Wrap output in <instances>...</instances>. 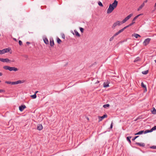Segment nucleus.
Segmentation results:
<instances>
[{"mask_svg":"<svg viewBox=\"0 0 156 156\" xmlns=\"http://www.w3.org/2000/svg\"><path fill=\"white\" fill-rule=\"evenodd\" d=\"M3 69L5 70H8L9 71H18V68L14 67H10L8 66H5L3 67Z\"/></svg>","mask_w":156,"mask_h":156,"instance_id":"f257e3e1","label":"nucleus"},{"mask_svg":"<svg viewBox=\"0 0 156 156\" xmlns=\"http://www.w3.org/2000/svg\"><path fill=\"white\" fill-rule=\"evenodd\" d=\"M0 61L4 62H6L9 63H10L11 62H15L14 60L11 61L10 60H9L8 58H0Z\"/></svg>","mask_w":156,"mask_h":156,"instance_id":"f03ea898","label":"nucleus"},{"mask_svg":"<svg viewBox=\"0 0 156 156\" xmlns=\"http://www.w3.org/2000/svg\"><path fill=\"white\" fill-rule=\"evenodd\" d=\"M10 49L9 48H6L2 50H0V55H2L5 53L9 52Z\"/></svg>","mask_w":156,"mask_h":156,"instance_id":"7ed1b4c3","label":"nucleus"},{"mask_svg":"<svg viewBox=\"0 0 156 156\" xmlns=\"http://www.w3.org/2000/svg\"><path fill=\"white\" fill-rule=\"evenodd\" d=\"M121 24H122L121 22H120L119 21H117L113 23L112 27V28L113 29H114L117 26H120Z\"/></svg>","mask_w":156,"mask_h":156,"instance_id":"20e7f679","label":"nucleus"},{"mask_svg":"<svg viewBox=\"0 0 156 156\" xmlns=\"http://www.w3.org/2000/svg\"><path fill=\"white\" fill-rule=\"evenodd\" d=\"M115 8L112 6L111 5H109L108 8L107 9V13L109 14L111 13Z\"/></svg>","mask_w":156,"mask_h":156,"instance_id":"39448f33","label":"nucleus"},{"mask_svg":"<svg viewBox=\"0 0 156 156\" xmlns=\"http://www.w3.org/2000/svg\"><path fill=\"white\" fill-rule=\"evenodd\" d=\"M150 40V38H148L146 39L143 42V45H144V46L147 45L149 43Z\"/></svg>","mask_w":156,"mask_h":156,"instance_id":"423d86ee","label":"nucleus"},{"mask_svg":"<svg viewBox=\"0 0 156 156\" xmlns=\"http://www.w3.org/2000/svg\"><path fill=\"white\" fill-rule=\"evenodd\" d=\"M118 2L116 0H115L114 2L112 4H110V5H111L112 6L115 8L118 5Z\"/></svg>","mask_w":156,"mask_h":156,"instance_id":"0eeeda50","label":"nucleus"},{"mask_svg":"<svg viewBox=\"0 0 156 156\" xmlns=\"http://www.w3.org/2000/svg\"><path fill=\"white\" fill-rule=\"evenodd\" d=\"M155 129H156V126L152 127L150 130H147L145 131L144 132V133H148L151 132L153 131V130H155Z\"/></svg>","mask_w":156,"mask_h":156,"instance_id":"6e6552de","label":"nucleus"},{"mask_svg":"<svg viewBox=\"0 0 156 156\" xmlns=\"http://www.w3.org/2000/svg\"><path fill=\"white\" fill-rule=\"evenodd\" d=\"M107 116V115H104L102 116H98L99 122L101 121L104 118H106Z\"/></svg>","mask_w":156,"mask_h":156,"instance_id":"1a4fd4ad","label":"nucleus"},{"mask_svg":"<svg viewBox=\"0 0 156 156\" xmlns=\"http://www.w3.org/2000/svg\"><path fill=\"white\" fill-rule=\"evenodd\" d=\"M26 106L25 105H22L20 106L19 107V110L22 112V111L25 108H26Z\"/></svg>","mask_w":156,"mask_h":156,"instance_id":"9d476101","label":"nucleus"},{"mask_svg":"<svg viewBox=\"0 0 156 156\" xmlns=\"http://www.w3.org/2000/svg\"><path fill=\"white\" fill-rule=\"evenodd\" d=\"M109 82L108 81H107L104 82L103 84V86L104 87H109Z\"/></svg>","mask_w":156,"mask_h":156,"instance_id":"9b49d317","label":"nucleus"},{"mask_svg":"<svg viewBox=\"0 0 156 156\" xmlns=\"http://www.w3.org/2000/svg\"><path fill=\"white\" fill-rule=\"evenodd\" d=\"M50 44L51 46H53L54 44V41L52 39H51L50 40Z\"/></svg>","mask_w":156,"mask_h":156,"instance_id":"f8f14e48","label":"nucleus"},{"mask_svg":"<svg viewBox=\"0 0 156 156\" xmlns=\"http://www.w3.org/2000/svg\"><path fill=\"white\" fill-rule=\"evenodd\" d=\"M43 129V126L41 124H39L37 128V129L39 130H41Z\"/></svg>","mask_w":156,"mask_h":156,"instance_id":"ddd939ff","label":"nucleus"},{"mask_svg":"<svg viewBox=\"0 0 156 156\" xmlns=\"http://www.w3.org/2000/svg\"><path fill=\"white\" fill-rule=\"evenodd\" d=\"M132 36L135 37L136 38H138V37H140V35L135 33L133 34L132 35Z\"/></svg>","mask_w":156,"mask_h":156,"instance_id":"4468645a","label":"nucleus"},{"mask_svg":"<svg viewBox=\"0 0 156 156\" xmlns=\"http://www.w3.org/2000/svg\"><path fill=\"white\" fill-rule=\"evenodd\" d=\"M145 4L144 3V2H143L142 4L139 7V8L137 10L138 11H140V10H141L142 8L144 6Z\"/></svg>","mask_w":156,"mask_h":156,"instance_id":"2eb2a0df","label":"nucleus"},{"mask_svg":"<svg viewBox=\"0 0 156 156\" xmlns=\"http://www.w3.org/2000/svg\"><path fill=\"white\" fill-rule=\"evenodd\" d=\"M136 144L141 147H144L145 146V144L142 143H136Z\"/></svg>","mask_w":156,"mask_h":156,"instance_id":"dca6fc26","label":"nucleus"},{"mask_svg":"<svg viewBox=\"0 0 156 156\" xmlns=\"http://www.w3.org/2000/svg\"><path fill=\"white\" fill-rule=\"evenodd\" d=\"M15 82H16V84H19V83H23L24 82L23 80H18V81H15Z\"/></svg>","mask_w":156,"mask_h":156,"instance_id":"f3484780","label":"nucleus"},{"mask_svg":"<svg viewBox=\"0 0 156 156\" xmlns=\"http://www.w3.org/2000/svg\"><path fill=\"white\" fill-rule=\"evenodd\" d=\"M44 41L45 44H48L49 42L48 39L47 38H45L44 39Z\"/></svg>","mask_w":156,"mask_h":156,"instance_id":"a211bd4d","label":"nucleus"},{"mask_svg":"<svg viewBox=\"0 0 156 156\" xmlns=\"http://www.w3.org/2000/svg\"><path fill=\"white\" fill-rule=\"evenodd\" d=\"M142 14H140L139 15H138L137 16H136L133 19V22H134L139 16L141 15H142Z\"/></svg>","mask_w":156,"mask_h":156,"instance_id":"6ab92c4d","label":"nucleus"},{"mask_svg":"<svg viewBox=\"0 0 156 156\" xmlns=\"http://www.w3.org/2000/svg\"><path fill=\"white\" fill-rule=\"evenodd\" d=\"M144 131L143 130H141L140 131L138 132L137 133H136L135 134V135H140L142 134L144 132Z\"/></svg>","mask_w":156,"mask_h":156,"instance_id":"aec40b11","label":"nucleus"},{"mask_svg":"<svg viewBox=\"0 0 156 156\" xmlns=\"http://www.w3.org/2000/svg\"><path fill=\"white\" fill-rule=\"evenodd\" d=\"M152 113L154 114H156V110L154 108H152V109L151 111Z\"/></svg>","mask_w":156,"mask_h":156,"instance_id":"412c9836","label":"nucleus"},{"mask_svg":"<svg viewBox=\"0 0 156 156\" xmlns=\"http://www.w3.org/2000/svg\"><path fill=\"white\" fill-rule=\"evenodd\" d=\"M133 14H130L126 18L128 20L129 19L133 16Z\"/></svg>","mask_w":156,"mask_h":156,"instance_id":"4be33fe9","label":"nucleus"},{"mask_svg":"<svg viewBox=\"0 0 156 156\" xmlns=\"http://www.w3.org/2000/svg\"><path fill=\"white\" fill-rule=\"evenodd\" d=\"M74 32L75 33V34L76 36L79 37H80V34H79L78 32L76 30H75Z\"/></svg>","mask_w":156,"mask_h":156,"instance_id":"5701e85b","label":"nucleus"},{"mask_svg":"<svg viewBox=\"0 0 156 156\" xmlns=\"http://www.w3.org/2000/svg\"><path fill=\"white\" fill-rule=\"evenodd\" d=\"M128 20L127 19H126V17L123 20H122V21L121 22V24H122L123 23H125L126 21H127Z\"/></svg>","mask_w":156,"mask_h":156,"instance_id":"b1692460","label":"nucleus"},{"mask_svg":"<svg viewBox=\"0 0 156 156\" xmlns=\"http://www.w3.org/2000/svg\"><path fill=\"white\" fill-rule=\"evenodd\" d=\"M148 72V70H147L145 71H143L142 72V73L143 74H147Z\"/></svg>","mask_w":156,"mask_h":156,"instance_id":"393cba45","label":"nucleus"},{"mask_svg":"<svg viewBox=\"0 0 156 156\" xmlns=\"http://www.w3.org/2000/svg\"><path fill=\"white\" fill-rule=\"evenodd\" d=\"M30 97L33 99H35L36 98L37 96L36 94H34V95H31Z\"/></svg>","mask_w":156,"mask_h":156,"instance_id":"a878e982","label":"nucleus"},{"mask_svg":"<svg viewBox=\"0 0 156 156\" xmlns=\"http://www.w3.org/2000/svg\"><path fill=\"white\" fill-rule=\"evenodd\" d=\"M140 60V58L139 57H137L134 61V62H136Z\"/></svg>","mask_w":156,"mask_h":156,"instance_id":"bb28decb","label":"nucleus"},{"mask_svg":"<svg viewBox=\"0 0 156 156\" xmlns=\"http://www.w3.org/2000/svg\"><path fill=\"white\" fill-rule=\"evenodd\" d=\"M57 42L58 44H60L62 42L61 40L58 38H57Z\"/></svg>","mask_w":156,"mask_h":156,"instance_id":"cd10ccee","label":"nucleus"},{"mask_svg":"<svg viewBox=\"0 0 156 156\" xmlns=\"http://www.w3.org/2000/svg\"><path fill=\"white\" fill-rule=\"evenodd\" d=\"M131 138V136L127 137V140L129 142V143H131V141L130 140V139Z\"/></svg>","mask_w":156,"mask_h":156,"instance_id":"c85d7f7f","label":"nucleus"},{"mask_svg":"<svg viewBox=\"0 0 156 156\" xmlns=\"http://www.w3.org/2000/svg\"><path fill=\"white\" fill-rule=\"evenodd\" d=\"M110 105L108 104L105 105L103 106V107L104 108H106L107 107H108Z\"/></svg>","mask_w":156,"mask_h":156,"instance_id":"c756f323","label":"nucleus"},{"mask_svg":"<svg viewBox=\"0 0 156 156\" xmlns=\"http://www.w3.org/2000/svg\"><path fill=\"white\" fill-rule=\"evenodd\" d=\"M141 86L144 88H146V85H144V84L143 82L141 83Z\"/></svg>","mask_w":156,"mask_h":156,"instance_id":"7c9ffc66","label":"nucleus"},{"mask_svg":"<svg viewBox=\"0 0 156 156\" xmlns=\"http://www.w3.org/2000/svg\"><path fill=\"white\" fill-rule=\"evenodd\" d=\"M98 4L100 6H101L102 7L103 6V5H102V3L100 2H98Z\"/></svg>","mask_w":156,"mask_h":156,"instance_id":"2f4dec72","label":"nucleus"},{"mask_svg":"<svg viewBox=\"0 0 156 156\" xmlns=\"http://www.w3.org/2000/svg\"><path fill=\"white\" fill-rule=\"evenodd\" d=\"M124 29H123V28L121 29V30H119L118 32H119V34L120 33H121L122 32V31H124Z\"/></svg>","mask_w":156,"mask_h":156,"instance_id":"473e14b6","label":"nucleus"},{"mask_svg":"<svg viewBox=\"0 0 156 156\" xmlns=\"http://www.w3.org/2000/svg\"><path fill=\"white\" fill-rule=\"evenodd\" d=\"M80 30L82 33H83V32L84 29L82 27H80Z\"/></svg>","mask_w":156,"mask_h":156,"instance_id":"72a5a7b5","label":"nucleus"},{"mask_svg":"<svg viewBox=\"0 0 156 156\" xmlns=\"http://www.w3.org/2000/svg\"><path fill=\"white\" fill-rule=\"evenodd\" d=\"M115 37L113 36L111 38H110L109 39L110 41H112L114 38Z\"/></svg>","mask_w":156,"mask_h":156,"instance_id":"f704fd0d","label":"nucleus"},{"mask_svg":"<svg viewBox=\"0 0 156 156\" xmlns=\"http://www.w3.org/2000/svg\"><path fill=\"white\" fill-rule=\"evenodd\" d=\"M119 34V32H116V33H115L114 35H113V36L114 37H115L117 35H118Z\"/></svg>","mask_w":156,"mask_h":156,"instance_id":"c9c22d12","label":"nucleus"},{"mask_svg":"<svg viewBox=\"0 0 156 156\" xmlns=\"http://www.w3.org/2000/svg\"><path fill=\"white\" fill-rule=\"evenodd\" d=\"M5 83L8 84H11V82L8 81H6L5 82Z\"/></svg>","mask_w":156,"mask_h":156,"instance_id":"e433bc0d","label":"nucleus"},{"mask_svg":"<svg viewBox=\"0 0 156 156\" xmlns=\"http://www.w3.org/2000/svg\"><path fill=\"white\" fill-rule=\"evenodd\" d=\"M61 36H62V37L63 38V39H64L65 38V35L63 34H61Z\"/></svg>","mask_w":156,"mask_h":156,"instance_id":"4c0bfd02","label":"nucleus"},{"mask_svg":"<svg viewBox=\"0 0 156 156\" xmlns=\"http://www.w3.org/2000/svg\"><path fill=\"white\" fill-rule=\"evenodd\" d=\"M130 26H129V25H128L125 27H124L123 28V29H124V30L125 29H126V28H127V27H129Z\"/></svg>","mask_w":156,"mask_h":156,"instance_id":"58836bf2","label":"nucleus"},{"mask_svg":"<svg viewBox=\"0 0 156 156\" xmlns=\"http://www.w3.org/2000/svg\"><path fill=\"white\" fill-rule=\"evenodd\" d=\"M19 44H20V45H22V42L21 41H20V40L19 41Z\"/></svg>","mask_w":156,"mask_h":156,"instance_id":"ea45409f","label":"nucleus"},{"mask_svg":"<svg viewBox=\"0 0 156 156\" xmlns=\"http://www.w3.org/2000/svg\"><path fill=\"white\" fill-rule=\"evenodd\" d=\"M11 84L12 85H15L16 82H11Z\"/></svg>","mask_w":156,"mask_h":156,"instance_id":"a19ab883","label":"nucleus"},{"mask_svg":"<svg viewBox=\"0 0 156 156\" xmlns=\"http://www.w3.org/2000/svg\"><path fill=\"white\" fill-rule=\"evenodd\" d=\"M135 23V22H133L132 23L129 24L130 27L134 23Z\"/></svg>","mask_w":156,"mask_h":156,"instance_id":"79ce46f5","label":"nucleus"},{"mask_svg":"<svg viewBox=\"0 0 156 156\" xmlns=\"http://www.w3.org/2000/svg\"><path fill=\"white\" fill-rule=\"evenodd\" d=\"M139 136H136L134 138H133L132 139V140H135L136 139V138H137Z\"/></svg>","mask_w":156,"mask_h":156,"instance_id":"37998d69","label":"nucleus"},{"mask_svg":"<svg viewBox=\"0 0 156 156\" xmlns=\"http://www.w3.org/2000/svg\"><path fill=\"white\" fill-rule=\"evenodd\" d=\"M113 125H112V123L110 126V128L112 129V128Z\"/></svg>","mask_w":156,"mask_h":156,"instance_id":"c03bdc74","label":"nucleus"},{"mask_svg":"<svg viewBox=\"0 0 156 156\" xmlns=\"http://www.w3.org/2000/svg\"><path fill=\"white\" fill-rule=\"evenodd\" d=\"M4 91V90H3L0 89V93Z\"/></svg>","mask_w":156,"mask_h":156,"instance_id":"a18cd8bd","label":"nucleus"},{"mask_svg":"<svg viewBox=\"0 0 156 156\" xmlns=\"http://www.w3.org/2000/svg\"><path fill=\"white\" fill-rule=\"evenodd\" d=\"M145 90H144V91H147V87H146V88H145Z\"/></svg>","mask_w":156,"mask_h":156,"instance_id":"49530a36","label":"nucleus"},{"mask_svg":"<svg viewBox=\"0 0 156 156\" xmlns=\"http://www.w3.org/2000/svg\"><path fill=\"white\" fill-rule=\"evenodd\" d=\"M26 44H30V42H26Z\"/></svg>","mask_w":156,"mask_h":156,"instance_id":"de8ad7c7","label":"nucleus"},{"mask_svg":"<svg viewBox=\"0 0 156 156\" xmlns=\"http://www.w3.org/2000/svg\"><path fill=\"white\" fill-rule=\"evenodd\" d=\"M147 0H146V1H144V3H147Z\"/></svg>","mask_w":156,"mask_h":156,"instance_id":"09e8293b","label":"nucleus"},{"mask_svg":"<svg viewBox=\"0 0 156 156\" xmlns=\"http://www.w3.org/2000/svg\"><path fill=\"white\" fill-rule=\"evenodd\" d=\"M2 73L0 72V76H2Z\"/></svg>","mask_w":156,"mask_h":156,"instance_id":"8fccbe9b","label":"nucleus"},{"mask_svg":"<svg viewBox=\"0 0 156 156\" xmlns=\"http://www.w3.org/2000/svg\"><path fill=\"white\" fill-rule=\"evenodd\" d=\"M13 39H14V40H15V41H16V38H13Z\"/></svg>","mask_w":156,"mask_h":156,"instance_id":"3c124183","label":"nucleus"},{"mask_svg":"<svg viewBox=\"0 0 156 156\" xmlns=\"http://www.w3.org/2000/svg\"><path fill=\"white\" fill-rule=\"evenodd\" d=\"M38 92V91H36L35 93V94H36Z\"/></svg>","mask_w":156,"mask_h":156,"instance_id":"603ef678","label":"nucleus"},{"mask_svg":"<svg viewBox=\"0 0 156 156\" xmlns=\"http://www.w3.org/2000/svg\"><path fill=\"white\" fill-rule=\"evenodd\" d=\"M154 61H155V62L156 63V59L154 60Z\"/></svg>","mask_w":156,"mask_h":156,"instance_id":"864d4df0","label":"nucleus"},{"mask_svg":"<svg viewBox=\"0 0 156 156\" xmlns=\"http://www.w3.org/2000/svg\"><path fill=\"white\" fill-rule=\"evenodd\" d=\"M1 82V81H0V83Z\"/></svg>","mask_w":156,"mask_h":156,"instance_id":"5fc2aeb1","label":"nucleus"},{"mask_svg":"<svg viewBox=\"0 0 156 156\" xmlns=\"http://www.w3.org/2000/svg\"><path fill=\"white\" fill-rule=\"evenodd\" d=\"M1 36V34H0V36Z\"/></svg>","mask_w":156,"mask_h":156,"instance_id":"6e6d98bb","label":"nucleus"}]
</instances>
